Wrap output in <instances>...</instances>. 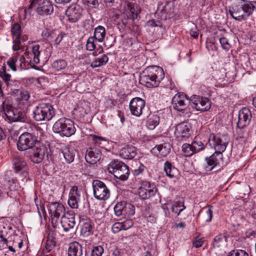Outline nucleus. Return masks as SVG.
Instances as JSON below:
<instances>
[{"mask_svg": "<svg viewBox=\"0 0 256 256\" xmlns=\"http://www.w3.org/2000/svg\"><path fill=\"white\" fill-rule=\"evenodd\" d=\"M55 133L62 136L69 137L76 132L73 122L68 118H61L55 122L52 128Z\"/></svg>", "mask_w": 256, "mask_h": 256, "instance_id": "nucleus-5", "label": "nucleus"}, {"mask_svg": "<svg viewBox=\"0 0 256 256\" xmlns=\"http://www.w3.org/2000/svg\"><path fill=\"white\" fill-rule=\"evenodd\" d=\"M48 210L51 215L52 224L55 228L57 220L60 216L65 213L64 207L62 204L52 202L49 204Z\"/></svg>", "mask_w": 256, "mask_h": 256, "instance_id": "nucleus-20", "label": "nucleus"}, {"mask_svg": "<svg viewBox=\"0 0 256 256\" xmlns=\"http://www.w3.org/2000/svg\"><path fill=\"white\" fill-rule=\"evenodd\" d=\"M86 2L88 6H96L98 4V2L97 0H86Z\"/></svg>", "mask_w": 256, "mask_h": 256, "instance_id": "nucleus-62", "label": "nucleus"}, {"mask_svg": "<svg viewBox=\"0 0 256 256\" xmlns=\"http://www.w3.org/2000/svg\"><path fill=\"white\" fill-rule=\"evenodd\" d=\"M170 146L168 144L156 145L151 150L152 154L160 158L166 157L170 152Z\"/></svg>", "mask_w": 256, "mask_h": 256, "instance_id": "nucleus-30", "label": "nucleus"}, {"mask_svg": "<svg viewBox=\"0 0 256 256\" xmlns=\"http://www.w3.org/2000/svg\"><path fill=\"white\" fill-rule=\"evenodd\" d=\"M38 142L35 136L29 132L22 134L19 137L17 142L18 150L24 151L31 149Z\"/></svg>", "mask_w": 256, "mask_h": 256, "instance_id": "nucleus-12", "label": "nucleus"}, {"mask_svg": "<svg viewBox=\"0 0 256 256\" xmlns=\"http://www.w3.org/2000/svg\"><path fill=\"white\" fill-rule=\"evenodd\" d=\"M124 12L122 15V22L125 26L128 19L135 20L138 18L141 12V8L135 2L127 1L124 6Z\"/></svg>", "mask_w": 256, "mask_h": 256, "instance_id": "nucleus-9", "label": "nucleus"}, {"mask_svg": "<svg viewBox=\"0 0 256 256\" xmlns=\"http://www.w3.org/2000/svg\"><path fill=\"white\" fill-rule=\"evenodd\" d=\"M80 224V233L84 236H88L92 233L93 226L90 220L86 216H79Z\"/></svg>", "mask_w": 256, "mask_h": 256, "instance_id": "nucleus-26", "label": "nucleus"}, {"mask_svg": "<svg viewBox=\"0 0 256 256\" xmlns=\"http://www.w3.org/2000/svg\"><path fill=\"white\" fill-rule=\"evenodd\" d=\"M190 35L194 38H197L198 36V30L196 26L194 28H192L190 32Z\"/></svg>", "mask_w": 256, "mask_h": 256, "instance_id": "nucleus-59", "label": "nucleus"}, {"mask_svg": "<svg viewBox=\"0 0 256 256\" xmlns=\"http://www.w3.org/2000/svg\"><path fill=\"white\" fill-rule=\"evenodd\" d=\"M68 204L72 208H78L80 202V192L78 186H74L69 192Z\"/></svg>", "mask_w": 256, "mask_h": 256, "instance_id": "nucleus-25", "label": "nucleus"}, {"mask_svg": "<svg viewBox=\"0 0 256 256\" xmlns=\"http://www.w3.org/2000/svg\"><path fill=\"white\" fill-rule=\"evenodd\" d=\"M90 138L94 143L100 147H102L106 144L108 143V140L105 138L100 136L93 134L90 136Z\"/></svg>", "mask_w": 256, "mask_h": 256, "instance_id": "nucleus-43", "label": "nucleus"}, {"mask_svg": "<svg viewBox=\"0 0 256 256\" xmlns=\"http://www.w3.org/2000/svg\"><path fill=\"white\" fill-rule=\"evenodd\" d=\"M94 197L100 200H107L110 196V190L102 181L95 180L92 183Z\"/></svg>", "mask_w": 256, "mask_h": 256, "instance_id": "nucleus-11", "label": "nucleus"}, {"mask_svg": "<svg viewBox=\"0 0 256 256\" xmlns=\"http://www.w3.org/2000/svg\"><path fill=\"white\" fill-rule=\"evenodd\" d=\"M101 152L99 148H90L87 150L85 156V159L87 162L94 164H96L100 158Z\"/></svg>", "mask_w": 256, "mask_h": 256, "instance_id": "nucleus-28", "label": "nucleus"}, {"mask_svg": "<svg viewBox=\"0 0 256 256\" xmlns=\"http://www.w3.org/2000/svg\"><path fill=\"white\" fill-rule=\"evenodd\" d=\"M251 112L246 108H244L240 110L238 116L237 126L240 129L247 126L250 121Z\"/></svg>", "mask_w": 256, "mask_h": 256, "instance_id": "nucleus-24", "label": "nucleus"}, {"mask_svg": "<svg viewBox=\"0 0 256 256\" xmlns=\"http://www.w3.org/2000/svg\"><path fill=\"white\" fill-rule=\"evenodd\" d=\"M164 170L166 175L170 178H174L178 174V169L172 166L168 161L164 162Z\"/></svg>", "mask_w": 256, "mask_h": 256, "instance_id": "nucleus-36", "label": "nucleus"}, {"mask_svg": "<svg viewBox=\"0 0 256 256\" xmlns=\"http://www.w3.org/2000/svg\"><path fill=\"white\" fill-rule=\"evenodd\" d=\"M222 154L214 152L212 156L206 158V164L204 166V170L209 172L220 164L222 160Z\"/></svg>", "mask_w": 256, "mask_h": 256, "instance_id": "nucleus-22", "label": "nucleus"}, {"mask_svg": "<svg viewBox=\"0 0 256 256\" xmlns=\"http://www.w3.org/2000/svg\"><path fill=\"white\" fill-rule=\"evenodd\" d=\"M182 151L184 156L186 157H190L196 154L192 144L187 143L184 144L182 145Z\"/></svg>", "mask_w": 256, "mask_h": 256, "instance_id": "nucleus-40", "label": "nucleus"}, {"mask_svg": "<svg viewBox=\"0 0 256 256\" xmlns=\"http://www.w3.org/2000/svg\"><path fill=\"white\" fill-rule=\"evenodd\" d=\"M147 24L148 26L150 27H155L157 26H158L154 20H148L147 22Z\"/></svg>", "mask_w": 256, "mask_h": 256, "instance_id": "nucleus-64", "label": "nucleus"}, {"mask_svg": "<svg viewBox=\"0 0 256 256\" xmlns=\"http://www.w3.org/2000/svg\"><path fill=\"white\" fill-rule=\"evenodd\" d=\"M224 240V236L222 234H219L215 236L213 244L214 246L219 247L220 246V243L223 242Z\"/></svg>", "mask_w": 256, "mask_h": 256, "instance_id": "nucleus-55", "label": "nucleus"}, {"mask_svg": "<svg viewBox=\"0 0 256 256\" xmlns=\"http://www.w3.org/2000/svg\"><path fill=\"white\" fill-rule=\"evenodd\" d=\"M204 242L202 238L200 235L197 236L192 241V246L196 248H199L202 246Z\"/></svg>", "mask_w": 256, "mask_h": 256, "instance_id": "nucleus-53", "label": "nucleus"}, {"mask_svg": "<svg viewBox=\"0 0 256 256\" xmlns=\"http://www.w3.org/2000/svg\"><path fill=\"white\" fill-rule=\"evenodd\" d=\"M95 40L96 39L92 36H90L88 39L86 44V48L88 50L93 51L96 49Z\"/></svg>", "mask_w": 256, "mask_h": 256, "instance_id": "nucleus-51", "label": "nucleus"}, {"mask_svg": "<svg viewBox=\"0 0 256 256\" xmlns=\"http://www.w3.org/2000/svg\"><path fill=\"white\" fill-rule=\"evenodd\" d=\"M12 94L18 104H24L30 98L28 92L22 88L14 90Z\"/></svg>", "mask_w": 256, "mask_h": 256, "instance_id": "nucleus-29", "label": "nucleus"}, {"mask_svg": "<svg viewBox=\"0 0 256 256\" xmlns=\"http://www.w3.org/2000/svg\"><path fill=\"white\" fill-rule=\"evenodd\" d=\"M254 8L250 2L241 0L229 10V12L234 20L240 22L246 20L252 14Z\"/></svg>", "mask_w": 256, "mask_h": 256, "instance_id": "nucleus-4", "label": "nucleus"}, {"mask_svg": "<svg viewBox=\"0 0 256 256\" xmlns=\"http://www.w3.org/2000/svg\"><path fill=\"white\" fill-rule=\"evenodd\" d=\"M0 76L4 81L6 84L8 86L11 81V75L8 74L6 72V67L4 64L2 66L0 70Z\"/></svg>", "mask_w": 256, "mask_h": 256, "instance_id": "nucleus-46", "label": "nucleus"}, {"mask_svg": "<svg viewBox=\"0 0 256 256\" xmlns=\"http://www.w3.org/2000/svg\"><path fill=\"white\" fill-rule=\"evenodd\" d=\"M204 214L202 216L203 220L206 222H210L212 218V206H209L208 207L204 208Z\"/></svg>", "mask_w": 256, "mask_h": 256, "instance_id": "nucleus-48", "label": "nucleus"}, {"mask_svg": "<svg viewBox=\"0 0 256 256\" xmlns=\"http://www.w3.org/2000/svg\"><path fill=\"white\" fill-rule=\"evenodd\" d=\"M191 144L196 153L203 150L205 148L204 143L198 140V138H196Z\"/></svg>", "mask_w": 256, "mask_h": 256, "instance_id": "nucleus-47", "label": "nucleus"}, {"mask_svg": "<svg viewBox=\"0 0 256 256\" xmlns=\"http://www.w3.org/2000/svg\"><path fill=\"white\" fill-rule=\"evenodd\" d=\"M48 149L44 146L38 142L30 150L29 154L32 161L34 163H40L43 160Z\"/></svg>", "mask_w": 256, "mask_h": 256, "instance_id": "nucleus-17", "label": "nucleus"}, {"mask_svg": "<svg viewBox=\"0 0 256 256\" xmlns=\"http://www.w3.org/2000/svg\"><path fill=\"white\" fill-rule=\"evenodd\" d=\"M67 66V62L64 60L60 59L54 62L52 68L56 71H60Z\"/></svg>", "mask_w": 256, "mask_h": 256, "instance_id": "nucleus-44", "label": "nucleus"}, {"mask_svg": "<svg viewBox=\"0 0 256 256\" xmlns=\"http://www.w3.org/2000/svg\"><path fill=\"white\" fill-rule=\"evenodd\" d=\"M122 230H126L130 228L134 224V222L132 220L129 219L120 222Z\"/></svg>", "mask_w": 256, "mask_h": 256, "instance_id": "nucleus-57", "label": "nucleus"}, {"mask_svg": "<svg viewBox=\"0 0 256 256\" xmlns=\"http://www.w3.org/2000/svg\"><path fill=\"white\" fill-rule=\"evenodd\" d=\"M60 224L64 230L66 232H68L76 224L74 212L68 211L64 213L62 216Z\"/></svg>", "mask_w": 256, "mask_h": 256, "instance_id": "nucleus-23", "label": "nucleus"}, {"mask_svg": "<svg viewBox=\"0 0 256 256\" xmlns=\"http://www.w3.org/2000/svg\"><path fill=\"white\" fill-rule=\"evenodd\" d=\"M157 192L158 188L155 184L148 181L142 182L138 190L139 196L144 200L154 196Z\"/></svg>", "mask_w": 256, "mask_h": 256, "instance_id": "nucleus-13", "label": "nucleus"}, {"mask_svg": "<svg viewBox=\"0 0 256 256\" xmlns=\"http://www.w3.org/2000/svg\"><path fill=\"white\" fill-rule=\"evenodd\" d=\"M83 13V9L78 4L70 5L66 11V15L68 20L70 22H76L82 18Z\"/></svg>", "mask_w": 256, "mask_h": 256, "instance_id": "nucleus-19", "label": "nucleus"}, {"mask_svg": "<svg viewBox=\"0 0 256 256\" xmlns=\"http://www.w3.org/2000/svg\"><path fill=\"white\" fill-rule=\"evenodd\" d=\"M228 256H248V254L244 250H237L230 252Z\"/></svg>", "mask_w": 256, "mask_h": 256, "instance_id": "nucleus-54", "label": "nucleus"}, {"mask_svg": "<svg viewBox=\"0 0 256 256\" xmlns=\"http://www.w3.org/2000/svg\"><path fill=\"white\" fill-rule=\"evenodd\" d=\"M122 230V224L120 222H115L112 226V230L114 234H117Z\"/></svg>", "mask_w": 256, "mask_h": 256, "instance_id": "nucleus-58", "label": "nucleus"}, {"mask_svg": "<svg viewBox=\"0 0 256 256\" xmlns=\"http://www.w3.org/2000/svg\"><path fill=\"white\" fill-rule=\"evenodd\" d=\"M136 149L133 146H126L122 148L120 152V156L124 159L132 160L136 156Z\"/></svg>", "mask_w": 256, "mask_h": 256, "instance_id": "nucleus-31", "label": "nucleus"}, {"mask_svg": "<svg viewBox=\"0 0 256 256\" xmlns=\"http://www.w3.org/2000/svg\"><path fill=\"white\" fill-rule=\"evenodd\" d=\"M164 74L162 68L152 66L145 70L140 76V82L147 88L157 87L164 78Z\"/></svg>", "mask_w": 256, "mask_h": 256, "instance_id": "nucleus-2", "label": "nucleus"}, {"mask_svg": "<svg viewBox=\"0 0 256 256\" xmlns=\"http://www.w3.org/2000/svg\"><path fill=\"white\" fill-rule=\"evenodd\" d=\"M106 34V32L105 28L102 26H98L94 29V36L93 37L98 42H102L104 40Z\"/></svg>", "mask_w": 256, "mask_h": 256, "instance_id": "nucleus-37", "label": "nucleus"}, {"mask_svg": "<svg viewBox=\"0 0 256 256\" xmlns=\"http://www.w3.org/2000/svg\"><path fill=\"white\" fill-rule=\"evenodd\" d=\"M56 240L54 232L50 230L48 234L47 240L45 245V250L46 252H51L56 246Z\"/></svg>", "mask_w": 256, "mask_h": 256, "instance_id": "nucleus-34", "label": "nucleus"}, {"mask_svg": "<svg viewBox=\"0 0 256 256\" xmlns=\"http://www.w3.org/2000/svg\"><path fill=\"white\" fill-rule=\"evenodd\" d=\"M160 118L157 114H153L150 116L146 122L148 128L150 130H154L160 123Z\"/></svg>", "mask_w": 256, "mask_h": 256, "instance_id": "nucleus-38", "label": "nucleus"}, {"mask_svg": "<svg viewBox=\"0 0 256 256\" xmlns=\"http://www.w3.org/2000/svg\"><path fill=\"white\" fill-rule=\"evenodd\" d=\"M108 61V56L104 54L100 57L96 58L90 64V66L96 68L105 65Z\"/></svg>", "mask_w": 256, "mask_h": 256, "instance_id": "nucleus-39", "label": "nucleus"}, {"mask_svg": "<svg viewBox=\"0 0 256 256\" xmlns=\"http://www.w3.org/2000/svg\"><path fill=\"white\" fill-rule=\"evenodd\" d=\"M114 211L117 216L134 214V206L130 204L122 201L118 202L114 207Z\"/></svg>", "mask_w": 256, "mask_h": 256, "instance_id": "nucleus-21", "label": "nucleus"}, {"mask_svg": "<svg viewBox=\"0 0 256 256\" xmlns=\"http://www.w3.org/2000/svg\"><path fill=\"white\" fill-rule=\"evenodd\" d=\"M32 9L40 15L50 14L54 10L53 6L48 0H32L28 7L25 9V12L30 14Z\"/></svg>", "mask_w": 256, "mask_h": 256, "instance_id": "nucleus-7", "label": "nucleus"}, {"mask_svg": "<svg viewBox=\"0 0 256 256\" xmlns=\"http://www.w3.org/2000/svg\"><path fill=\"white\" fill-rule=\"evenodd\" d=\"M16 240H17V242H18L17 248H16V251H17L22 248L23 242L21 238H16Z\"/></svg>", "mask_w": 256, "mask_h": 256, "instance_id": "nucleus-63", "label": "nucleus"}, {"mask_svg": "<svg viewBox=\"0 0 256 256\" xmlns=\"http://www.w3.org/2000/svg\"><path fill=\"white\" fill-rule=\"evenodd\" d=\"M104 252V249L102 246H98L94 247L92 250V256H102Z\"/></svg>", "mask_w": 256, "mask_h": 256, "instance_id": "nucleus-52", "label": "nucleus"}, {"mask_svg": "<svg viewBox=\"0 0 256 256\" xmlns=\"http://www.w3.org/2000/svg\"><path fill=\"white\" fill-rule=\"evenodd\" d=\"M16 238H20V237L15 234L9 237V240L7 242L6 244L8 246V248L11 252H16V248H17V245L18 244V242H17V240H16Z\"/></svg>", "mask_w": 256, "mask_h": 256, "instance_id": "nucleus-41", "label": "nucleus"}, {"mask_svg": "<svg viewBox=\"0 0 256 256\" xmlns=\"http://www.w3.org/2000/svg\"><path fill=\"white\" fill-rule=\"evenodd\" d=\"M188 104H190V98L183 92H178L172 98V105L174 109L178 111L190 110L188 108Z\"/></svg>", "mask_w": 256, "mask_h": 256, "instance_id": "nucleus-14", "label": "nucleus"}, {"mask_svg": "<svg viewBox=\"0 0 256 256\" xmlns=\"http://www.w3.org/2000/svg\"><path fill=\"white\" fill-rule=\"evenodd\" d=\"M108 170L116 178L122 181L126 180L130 174L128 167L125 164L118 160L112 162L108 165Z\"/></svg>", "mask_w": 256, "mask_h": 256, "instance_id": "nucleus-8", "label": "nucleus"}, {"mask_svg": "<svg viewBox=\"0 0 256 256\" xmlns=\"http://www.w3.org/2000/svg\"><path fill=\"white\" fill-rule=\"evenodd\" d=\"M229 140V138L226 135L212 134L210 136L208 142L211 147L214 149V152L222 154L228 145Z\"/></svg>", "mask_w": 256, "mask_h": 256, "instance_id": "nucleus-10", "label": "nucleus"}, {"mask_svg": "<svg viewBox=\"0 0 256 256\" xmlns=\"http://www.w3.org/2000/svg\"><path fill=\"white\" fill-rule=\"evenodd\" d=\"M11 32L12 38H23V36H21V26L20 24L18 23H16L12 25L11 28Z\"/></svg>", "mask_w": 256, "mask_h": 256, "instance_id": "nucleus-45", "label": "nucleus"}, {"mask_svg": "<svg viewBox=\"0 0 256 256\" xmlns=\"http://www.w3.org/2000/svg\"><path fill=\"white\" fill-rule=\"evenodd\" d=\"M42 34L47 37L52 44L54 46H58L62 41L66 34L56 30L44 31Z\"/></svg>", "mask_w": 256, "mask_h": 256, "instance_id": "nucleus-27", "label": "nucleus"}, {"mask_svg": "<svg viewBox=\"0 0 256 256\" xmlns=\"http://www.w3.org/2000/svg\"><path fill=\"white\" fill-rule=\"evenodd\" d=\"M190 105L196 110L206 112L210 108L211 102L207 98L193 95L190 97Z\"/></svg>", "mask_w": 256, "mask_h": 256, "instance_id": "nucleus-15", "label": "nucleus"}, {"mask_svg": "<svg viewBox=\"0 0 256 256\" xmlns=\"http://www.w3.org/2000/svg\"><path fill=\"white\" fill-rule=\"evenodd\" d=\"M0 112H3L10 122L26 123L30 121L26 112L20 109L14 108L9 100L4 99V98L0 105Z\"/></svg>", "mask_w": 256, "mask_h": 256, "instance_id": "nucleus-3", "label": "nucleus"}, {"mask_svg": "<svg viewBox=\"0 0 256 256\" xmlns=\"http://www.w3.org/2000/svg\"><path fill=\"white\" fill-rule=\"evenodd\" d=\"M145 101L138 97L133 98L129 104L130 114L139 117L142 114L145 107Z\"/></svg>", "mask_w": 256, "mask_h": 256, "instance_id": "nucleus-18", "label": "nucleus"}, {"mask_svg": "<svg viewBox=\"0 0 256 256\" xmlns=\"http://www.w3.org/2000/svg\"><path fill=\"white\" fill-rule=\"evenodd\" d=\"M34 118L36 121H48L54 115V109L49 104L41 103L38 104L33 110Z\"/></svg>", "mask_w": 256, "mask_h": 256, "instance_id": "nucleus-6", "label": "nucleus"}, {"mask_svg": "<svg viewBox=\"0 0 256 256\" xmlns=\"http://www.w3.org/2000/svg\"><path fill=\"white\" fill-rule=\"evenodd\" d=\"M90 110L86 104L84 105H78L72 111L73 114L76 118H84L88 112Z\"/></svg>", "mask_w": 256, "mask_h": 256, "instance_id": "nucleus-35", "label": "nucleus"}, {"mask_svg": "<svg viewBox=\"0 0 256 256\" xmlns=\"http://www.w3.org/2000/svg\"><path fill=\"white\" fill-rule=\"evenodd\" d=\"M40 45L34 44L29 47L24 55H20L16 52L9 58L6 64L14 72L26 70L29 63L38 64L40 62Z\"/></svg>", "mask_w": 256, "mask_h": 256, "instance_id": "nucleus-1", "label": "nucleus"}, {"mask_svg": "<svg viewBox=\"0 0 256 256\" xmlns=\"http://www.w3.org/2000/svg\"><path fill=\"white\" fill-rule=\"evenodd\" d=\"M23 38H12V50L14 51H18L20 50H24V46L22 45V41Z\"/></svg>", "mask_w": 256, "mask_h": 256, "instance_id": "nucleus-49", "label": "nucleus"}, {"mask_svg": "<svg viewBox=\"0 0 256 256\" xmlns=\"http://www.w3.org/2000/svg\"><path fill=\"white\" fill-rule=\"evenodd\" d=\"M68 256H83L82 246L78 242H71L69 245Z\"/></svg>", "mask_w": 256, "mask_h": 256, "instance_id": "nucleus-32", "label": "nucleus"}, {"mask_svg": "<svg viewBox=\"0 0 256 256\" xmlns=\"http://www.w3.org/2000/svg\"><path fill=\"white\" fill-rule=\"evenodd\" d=\"M192 133L191 126L188 122H181L175 126L174 135L179 140H186L190 137Z\"/></svg>", "mask_w": 256, "mask_h": 256, "instance_id": "nucleus-16", "label": "nucleus"}, {"mask_svg": "<svg viewBox=\"0 0 256 256\" xmlns=\"http://www.w3.org/2000/svg\"><path fill=\"white\" fill-rule=\"evenodd\" d=\"M13 168L16 172H18L24 168L27 164L25 160L19 156H14L12 159Z\"/></svg>", "mask_w": 256, "mask_h": 256, "instance_id": "nucleus-33", "label": "nucleus"}, {"mask_svg": "<svg viewBox=\"0 0 256 256\" xmlns=\"http://www.w3.org/2000/svg\"><path fill=\"white\" fill-rule=\"evenodd\" d=\"M162 208L164 212L165 216L166 217H170V212L168 208L167 204H164L162 206Z\"/></svg>", "mask_w": 256, "mask_h": 256, "instance_id": "nucleus-61", "label": "nucleus"}, {"mask_svg": "<svg viewBox=\"0 0 256 256\" xmlns=\"http://www.w3.org/2000/svg\"><path fill=\"white\" fill-rule=\"evenodd\" d=\"M9 191L6 192L8 196L10 198H15L18 194V192L16 190V184L14 180H12L9 182Z\"/></svg>", "mask_w": 256, "mask_h": 256, "instance_id": "nucleus-42", "label": "nucleus"}, {"mask_svg": "<svg viewBox=\"0 0 256 256\" xmlns=\"http://www.w3.org/2000/svg\"><path fill=\"white\" fill-rule=\"evenodd\" d=\"M220 42L223 49L228 50L230 48V44L228 43V40L224 37H222L220 38Z\"/></svg>", "mask_w": 256, "mask_h": 256, "instance_id": "nucleus-56", "label": "nucleus"}, {"mask_svg": "<svg viewBox=\"0 0 256 256\" xmlns=\"http://www.w3.org/2000/svg\"><path fill=\"white\" fill-rule=\"evenodd\" d=\"M120 240L126 242H130L132 240V237L130 235L128 236H121L119 237Z\"/></svg>", "mask_w": 256, "mask_h": 256, "instance_id": "nucleus-60", "label": "nucleus"}, {"mask_svg": "<svg viewBox=\"0 0 256 256\" xmlns=\"http://www.w3.org/2000/svg\"><path fill=\"white\" fill-rule=\"evenodd\" d=\"M62 154L66 161L68 163H71L74 161L75 154L72 151L65 150L62 152Z\"/></svg>", "mask_w": 256, "mask_h": 256, "instance_id": "nucleus-50", "label": "nucleus"}]
</instances>
